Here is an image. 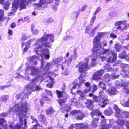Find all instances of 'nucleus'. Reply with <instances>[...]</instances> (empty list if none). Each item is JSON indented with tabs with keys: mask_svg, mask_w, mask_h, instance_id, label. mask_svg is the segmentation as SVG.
<instances>
[{
	"mask_svg": "<svg viewBox=\"0 0 129 129\" xmlns=\"http://www.w3.org/2000/svg\"><path fill=\"white\" fill-rule=\"evenodd\" d=\"M54 36L52 34H45L43 37L39 39H38L35 44L36 47L35 50L36 51L37 54H39L38 53V51H41L43 54L44 56L46 59H48L50 57L49 51L47 49H44L42 51V49H41L42 47V44L44 45L45 47H50L51 46V44L50 41L51 40L52 42H53V39Z\"/></svg>",
	"mask_w": 129,
	"mask_h": 129,
	"instance_id": "obj_1",
	"label": "nucleus"
},
{
	"mask_svg": "<svg viewBox=\"0 0 129 129\" xmlns=\"http://www.w3.org/2000/svg\"><path fill=\"white\" fill-rule=\"evenodd\" d=\"M27 103L26 102H21L16 104L14 107L9 109L10 111L16 112L19 116V120L22 124V118L20 116H25L26 113L29 110L27 106Z\"/></svg>",
	"mask_w": 129,
	"mask_h": 129,
	"instance_id": "obj_2",
	"label": "nucleus"
},
{
	"mask_svg": "<svg viewBox=\"0 0 129 129\" xmlns=\"http://www.w3.org/2000/svg\"><path fill=\"white\" fill-rule=\"evenodd\" d=\"M19 0H14L12 4V10H13L8 15L10 16L13 13L16 11L18 6L21 9H25L26 6L28 5V3L26 0H21L20 4H19Z\"/></svg>",
	"mask_w": 129,
	"mask_h": 129,
	"instance_id": "obj_3",
	"label": "nucleus"
},
{
	"mask_svg": "<svg viewBox=\"0 0 129 129\" xmlns=\"http://www.w3.org/2000/svg\"><path fill=\"white\" fill-rule=\"evenodd\" d=\"M89 96H93L94 101L98 103L99 105L102 107H104L108 102L107 98H106L105 99L102 98H99L97 96L93 95L91 93L89 94Z\"/></svg>",
	"mask_w": 129,
	"mask_h": 129,
	"instance_id": "obj_4",
	"label": "nucleus"
},
{
	"mask_svg": "<svg viewBox=\"0 0 129 129\" xmlns=\"http://www.w3.org/2000/svg\"><path fill=\"white\" fill-rule=\"evenodd\" d=\"M85 85L87 87V89H84L83 91L81 90H78L77 93L79 94L80 95V99L82 100L85 99V95L86 93L89 92L91 89V87L90 86V83L89 82H87L85 84Z\"/></svg>",
	"mask_w": 129,
	"mask_h": 129,
	"instance_id": "obj_5",
	"label": "nucleus"
},
{
	"mask_svg": "<svg viewBox=\"0 0 129 129\" xmlns=\"http://www.w3.org/2000/svg\"><path fill=\"white\" fill-rule=\"evenodd\" d=\"M116 28L121 31L126 30L127 28L126 22L125 21H116L115 24Z\"/></svg>",
	"mask_w": 129,
	"mask_h": 129,
	"instance_id": "obj_6",
	"label": "nucleus"
},
{
	"mask_svg": "<svg viewBox=\"0 0 129 129\" xmlns=\"http://www.w3.org/2000/svg\"><path fill=\"white\" fill-rule=\"evenodd\" d=\"M129 117V112H122L121 114L120 118H119L117 121V123L120 126L122 127L125 124L126 120L124 119V117Z\"/></svg>",
	"mask_w": 129,
	"mask_h": 129,
	"instance_id": "obj_7",
	"label": "nucleus"
},
{
	"mask_svg": "<svg viewBox=\"0 0 129 129\" xmlns=\"http://www.w3.org/2000/svg\"><path fill=\"white\" fill-rule=\"evenodd\" d=\"M89 60V58H86L85 59L86 62H82L79 63V67L80 72H85L88 70V63Z\"/></svg>",
	"mask_w": 129,
	"mask_h": 129,
	"instance_id": "obj_8",
	"label": "nucleus"
},
{
	"mask_svg": "<svg viewBox=\"0 0 129 129\" xmlns=\"http://www.w3.org/2000/svg\"><path fill=\"white\" fill-rule=\"evenodd\" d=\"M105 72L104 70H102L98 71L95 72L93 75L92 79L95 80H99L101 79V76Z\"/></svg>",
	"mask_w": 129,
	"mask_h": 129,
	"instance_id": "obj_9",
	"label": "nucleus"
},
{
	"mask_svg": "<svg viewBox=\"0 0 129 129\" xmlns=\"http://www.w3.org/2000/svg\"><path fill=\"white\" fill-rule=\"evenodd\" d=\"M110 50L109 49H105L103 51H101V52L100 51V49H97V48H96V49L95 50V52H96L98 53V54L99 53V55H100L99 57V58H102L103 59H105L106 58V57H104L103 56H101V55L104 54L106 53H108V55H109V54H111V52H109Z\"/></svg>",
	"mask_w": 129,
	"mask_h": 129,
	"instance_id": "obj_10",
	"label": "nucleus"
},
{
	"mask_svg": "<svg viewBox=\"0 0 129 129\" xmlns=\"http://www.w3.org/2000/svg\"><path fill=\"white\" fill-rule=\"evenodd\" d=\"M28 92L27 94H30L31 91H33L36 90H42L41 87L40 86L37 85L35 86V85L31 87H30V88H26Z\"/></svg>",
	"mask_w": 129,
	"mask_h": 129,
	"instance_id": "obj_11",
	"label": "nucleus"
},
{
	"mask_svg": "<svg viewBox=\"0 0 129 129\" xmlns=\"http://www.w3.org/2000/svg\"><path fill=\"white\" fill-rule=\"evenodd\" d=\"M6 122L5 120L3 118H0V129H2L3 126L4 127L5 129H11L13 128L12 125L10 124L9 128H8L7 127V125H6Z\"/></svg>",
	"mask_w": 129,
	"mask_h": 129,
	"instance_id": "obj_12",
	"label": "nucleus"
},
{
	"mask_svg": "<svg viewBox=\"0 0 129 129\" xmlns=\"http://www.w3.org/2000/svg\"><path fill=\"white\" fill-rule=\"evenodd\" d=\"M104 35L105 33H101L99 34L98 36L94 38L93 40V42L94 45H96L97 43H99L100 38L102 36H104Z\"/></svg>",
	"mask_w": 129,
	"mask_h": 129,
	"instance_id": "obj_13",
	"label": "nucleus"
},
{
	"mask_svg": "<svg viewBox=\"0 0 129 129\" xmlns=\"http://www.w3.org/2000/svg\"><path fill=\"white\" fill-rule=\"evenodd\" d=\"M114 109L116 112V115L118 119L120 118V117L121 116V114L122 112V111L116 105H114Z\"/></svg>",
	"mask_w": 129,
	"mask_h": 129,
	"instance_id": "obj_14",
	"label": "nucleus"
},
{
	"mask_svg": "<svg viewBox=\"0 0 129 129\" xmlns=\"http://www.w3.org/2000/svg\"><path fill=\"white\" fill-rule=\"evenodd\" d=\"M112 54L111 56H110L107 59V61L109 62H113L116 59V54L114 52H111Z\"/></svg>",
	"mask_w": 129,
	"mask_h": 129,
	"instance_id": "obj_15",
	"label": "nucleus"
},
{
	"mask_svg": "<svg viewBox=\"0 0 129 129\" xmlns=\"http://www.w3.org/2000/svg\"><path fill=\"white\" fill-rule=\"evenodd\" d=\"M41 80L40 77L39 76L37 77L32 80L30 84L26 88H30V87L33 86V84H36L39 81Z\"/></svg>",
	"mask_w": 129,
	"mask_h": 129,
	"instance_id": "obj_16",
	"label": "nucleus"
},
{
	"mask_svg": "<svg viewBox=\"0 0 129 129\" xmlns=\"http://www.w3.org/2000/svg\"><path fill=\"white\" fill-rule=\"evenodd\" d=\"M76 129H86L88 127L83 123H78L75 124Z\"/></svg>",
	"mask_w": 129,
	"mask_h": 129,
	"instance_id": "obj_17",
	"label": "nucleus"
},
{
	"mask_svg": "<svg viewBox=\"0 0 129 129\" xmlns=\"http://www.w3.org/2000/svg\"><path fill=\"white\" fill-rule=\"evenodd\" d=\"M102 122L103 123H104L101 124V126L100 127L99 129H108L110 128L111 124H106L105 120H103Z\"/></svg>",
	"mask_w": 129,
	"mask_h": 129,
	"instance_id": "obj_18",
	"label": "nucleus"
},
{
	"mask_svg": "<svg viewBox=\"0 0 129 129\" xmlns=\"http://www.w3.org/2000/svg\"><path fill=\"white\" fill-rule=\"evenodd\" d=\"M106 91L110 95H114L116 94L117 92L115 88L112 87L111 88L110 90L109 89H108Z\"/></svg>",
	"mask_w": 129,
	"mask_h": 129,
	"instance_id": "obj_19",
	"label": "nucleus"
},
{
	"mask_svg": "<svg viewBox=\"0 0 129 129\" xmlns=\"http://www.w3.org/2000/svg\"><path fill=\"white\" fill-rule=\"evenodd\" d=\"M99 120V118H95L92 121L91 123V126L94 128H96L97 126L98 122V121Z\"/></svg>",
	"mask_w": 129,
	"mask_h": 129,
	"instance_id": "obj_20",
	"label": "nucleus"
},
{
	"mask_svg": "<svg viewBox=\"0 0 129 129\" xmlns=\"http://www.w3.org/2000/svg\"><path fill=\"white\" fill-rule=\"evenodd\" d=\"M30 43L29 42H27L25 43H23L22 45V48H24V52H25L27 51L28 49L29 46L30 45Z\"/></svg>",
	"mask_w": 129,
	"mask_h": 129,
	"instance_id": "obj_21",
	"label": "nucleus"
},
{
	"mask_svg": "<svg viewBox=\"0 0 129 129\" xmlns=\"http://www.w3.org/2000/svg\"><path fill=\"white\" fill-rule=\"evenodd\" d=\"M101 114L102 113L98 110H94L91 113V116L93 118L94 115H95L96 116H98L101 115Z\"/></svg>",
	"mask_w": 129,
	"mask_h": 129,
	"instance_id": "obj_22",
	"label": "nucleus"
},
{
	"mask_svg": "<svg viewBox=\"0 0 129 129\" xmlns=\"http://www.w3.org/2000/svg\"><path fill=\"white\" fill-rule=\"evenodd\" d=\"M126 52L123 51L122 53L120 54L119 57L121 58H125V59H129V56L128 55H125Z\"/></svg>",
	"mask_w": 129,
	"mask_h": 129,
	"instance_id": "obj_23",
	"label": "nucleus"
},
{
	"mask_svg": "<svg viewBox=\"0 0 129 129\" xmlns=\"http://www.w3.org/2000/svg\"><path fill=\"white\" fill-rule=\"evenodd\" d=\"M103 44V45L104 46H106L107 45L106 42V41H103L102 43L101 44H98V43H97V44L96 45H94V46H95V48H97V49H99L102 46V44Z\"/></svg>",
	"mask_w": 129,
	"mask_h": 129,
	"instance_id": "obj_24",
	"label": "nucleus"
},
{
	"mask_svg": "<svg viewBox=\"0 0 129 129\" xmlns=\"http://www.w3.org/2000/svg\"><path fill=\"white\" fill-rule=\"evenodd\" d=\"M47 3L46 0H40L39 3L37 4V5L39 7H43V6L46 4Z\"/></svg>",
	"mask_w": 129,
	"mask_h": 129,
	"instance_id": "obj_25",
	"label": "nucleus"
},
{
	"mask_svg": "<svg viewBox=\"0 0 129 129\" xmlns=\"http://www.w3.org/2000/svg\"><path fill=\"white\" fill-rule=\"evenodd\" d=\"M96 49V48H95L93 50V52L94 53V55H96V56H93L91 58V60L92 61L94 62L96 60V59L97 58V56H98L99 55V53L98 54L97 53L95 52V50Z\"/></svg>",
	"mask_w": 129,
	"mask_h": 129,
	"instance_id": "obj_26",
	"label": "nucleus"
},
{
	"mask_svg": "<svg viewBox=\"0 0 129 129\" xmlns=\"http://www.w3.org/2000/svg\"><path fill=\"white\" fill-rule=\"evenodd\" d=\"M85 81L83 79H80L79 83V84H75V85L73 86V89H74L76 88V87L77 86L78 87H79Z\"/></svg>",
	"mask_w": 129,
	"mask_h": 129,
	"instance_id": "obj_27",
	"label": "nucleus"
},
{
	"mask_svg": "<svg viewBox=\"0 0 129 129\" xmlns=\"http://www.w3.org/2000/svg\"><path fill=\"white\" fill-rule=\"evenodd\" d=\"M31 74L33 75H35L38 72V70L34 67H31Z\"/></svg>",
	"mask_w": 129,
	"mask_h": 129,
	"instance_id": "obj_28",
	"label": "nucleus"
},
{
	"mask_svg": "<svg viewBox=\"0 0 129 129\" xmlns=\"http://www.w3.org/2000/svg\"><path fill=\"white\" fill-rule=\"evenodd\" d=\"M104 112L105 114L108 116L110 115L113 113L112 109L111 108H109L108 109L105 110Z\"/></svg>",
	"mask_w": 129,
	"mask_h": 129,
	"instance_id": "obj_29",
	"label": "nucleus"
},
{
	"mask_svg": "<svg viewBox=\"0 0 129 129\" xmlns=\"http://www.w3.org/2000/svg\"><path fill=\"white\" fill-rule=\"evenodd\" d=\"M103 79L105 82H106L109 81L110 80L109 75L108 74L105 75L103 78Z\"/></svg>",
	"mask_w": 129,
	"mask_h": 129,
	"instance_id": "obj_30",
	"label": "nucleus"
},
{
	"mask_svg": "<svg viewBox=\"0 0 129 129\" xmlns=\"http://www.w3.org/2000/svg\"><path fill=\"white\" fill-rule=\"evenodd\" d=\"M38 58V57L36 55H34L32 56L31 57H30V60L31 61H32V62L34 61V63L36 65L37 64V62L35 60Z\"/></svg>",
	"mask_w": 129,
	"mask_h": 129,
	"instance_id": "obj_31",
	"label": "nucleus"
},
{
	"mask_svg": "<svg viewBox=\"0 0 129 129\" xmlns=\"http://www.w3.org/2000/svg\"><path fill=\"white\" fill-rule=\"evenodd\" d=\"M9 96L7 95L2 96L0 100L2 102H6L8 100Z\"/></svg>",
	"mask_w": 129,
	"mask_h": 129,
	"instance_id": "obj_32",
	"label": "nucleus"
},
{
	"mask_svg": "<svg viewBox=\"0 0 129 129\" xmlns=\"http://www.w3.org/2000/svg\"><path fill=\"white\" fill-rule=\"evenodd\" d=\"M31 32L34 35H37L38 34L39 31L38 30L34 29L33 27L31 28Z\"/></svg>",
	"mask_w": 129,
	"mask_h": 129,
	"instance_id": "obj_33",
	"label": "nucleus"
},
{
	"mask_svg": "<svg viewBox=\"0 0 129 129\" xmlns=\"http://www.w3.org/2000/svg\"><path fill=\"white\" fill-rule=\"evenodd\" d=\"M63 58L62 57H59L57 59L54 60L53 62L55 64H58L59 62L62 61L63 60Z\"/></svg>",
	"mask_w": 129,
	"mask_h": 129,
	"instance_id": "obj_34",
	"label": "nucleus"
},
{
	"mask_svg": "<svg viewBox=\"0 0 129 129\" xmlns=\"http://www.w3.org/2000/svg\"><path fill=\"white\" fill-rule=\"evenodd\" d=\"M93 102L91 100H88L86 103V106L88 107L92 106Z\"/></svg>",
	"mask_w": 129,
	"mask_h": 129,
	"instance_id": "obj_35",
	"label": "nucleus"
},
{
	"mask_svg": "<svg viewBox=\"0 0 129 129\" xmlns=\"http://www.w3.org/2000/svg\"><path fill=\"white\" fill-rule=\"evenodd\" d=\"M99 86H100L103 90L106 89V87L105 84L102 82H100L99 84Z\"/></svg>",
	"mask_w": 129,
	"mask_h": 129,
	"instance_id": "obj_36",
	"label": "nucleus"
},
{
	"mask_svg": "<svg viewBox=\"0 0 129 129\" xmlns=\"http://www.w3.org/2000/svg\"><path fill=\"white\" fill-rule=\"evenodd\" d=\"M4 11L3 10H0V21H2L3 20L4 16Z\"/></svg>",
	"mask_w": 129,
	"mask_h": 129,
	"instance_id": "obj_37",
	"label": "nucleus"
},
{
	"mask_svg": "<svg viewBox=\"0 0 129 129\" xmlns=\"http://www.w3.org/2000/svg\"><path fill=\"white\" fill-rule=\"evenodd\" d=\"M121 104L124 106H129V100H128L125 102H124V101H122L121 102Z\"/></svg>",
	"mask_w": 129,
	"mask_h": 129,
	"instance_id": "obj_38",
	"label": "nucleus"
},
{
	"mask_svg": "<svg viewBox=\"0 0 129 129\" xmlns=\"http://www.w3.org/2000/svg\"><path fill=\"white\" fill-rule=\"evenodd\" d=\"M54 112L53 109L52 108L46 109V112L48 114H51Z\"/></svg>",
	"mask_w": 129,
	"mask_h": 129,
	"instance_id": "obj_39",
	"label": "nucleus"
},
{
	"mask_svg": "<svg viewBox=\"0 0 129 129\" xmlns=\"http://www.w3.org/2000/svg\"><path fill=\"white\" fill-rule=\"evenodd\" d=\"M63 93V92L60 91L58 90H57L56 91V93L58 97L59 98H61L62 96Z\"/></svg>",
	"mask_w": 129,
	"mask_h": 129,
	"instance_id": "obj_40",
	"label": "nucleus"
},
{
	"mask_svg": "<svg viewBox=\"0 0 129 129\" xmlns=\"http://www.w3.org/2000/svg\"><path fill=\"white\" fill-rule=\"evenodd\" d=\"M72 58H70L68 60H66L65 62L64 63L65 64L66 66H69L72 61ZM64 66H65V65H64Z\"/></svg>",
	"mask_w": 129,
	"mask_h": 129,
	"instance_id": "obj_41",
	"label": "nucleus"
},
{
	"mask_svg": "<svg viewBox=\"0 0 129 129\" xmlns=\"http://www.w3.org/2000/svg\"><path fill=\"white\" fill-rule=\"evenodd\" d=\"M77 115V118L78 119L80 120H81L83 119V114L80 111V113H79V114H78Z\"/></svg>",
	"mask_w": 129,
	"mask_h": 129,
	"instance_id": "obj_42",
	"label": "nucleus"
},
{
	"mask_svg": "<svg viewBox=\"0 0 129 129\" xmlns=\"http://www.w3.org/2000/svg\"><path fill=\"white\" fill-rule=\"evenodd\" d=\"M72 104L75 106H77L78 104V103L77 102V100L73 98L72 100Z\"/></svg>",
	"mask_w": 129,
	"mask_h": 129,
	"instance_id": "obj_43",
	"label": "nucleus"
},
{
	"mask_svg": "<svg viewBox=\"0 0 129 129\" xmlns=\"http://www.w3.org/2000/svg\"><path fill=\"white\" fill-rule=\"evenodd\" d=\"M52 64L51 63H48L45 66V67L44 69L46 70H48L49 69V68L50 67H52Z\"/></svg>",
	"mask_w": 129,
	"mask_h": 129,
	"instance_id": "obj_44",
	"label": "nucleus"
},
{
	"mask_svg": "<svg viewBox=\"0 0 129 129\" xmlns=\"http://www.w3.org/2000/svg\"><path fill=\"white\" fill-rule=\"evenodd\" d=\"M49 78L51 81L50 83L47 84V87H49L51 88L53 86V82L52 81V80L53 79L51 77H49Z\"/></svg>",
	"mask_w": 129,
	"mask_h": 129,
	"instance_id": "obj_45",
	"label": "nucleus"
},
{
	"mask_svg": "<svg viewBox=\"0 0 129 129\" xmlns=\"http://www.w3.org/2000/svg\"><path fill=\"white\" fill-rule=\"evenodd\" d=\"M97 27H96L95 28L92 29L91 30V31H90V32H89V36L90 37H93L94 36V31L97 28Z\"/></svg>",
	"mask_w": 129,
	"mask_h": 129,
	"instance_id": "obj_46",
	"label": "nucleus"
},
{
	"mask_svg": "<svg viewBox=\"0 0 129 129\" xmlns=\"http://www.w3.org/2000/svg\"><path fill=\"white\" fill-rule=\"evenodd\" d=\"M122 47L121 45L118 44H116L115 48L116 50L118 52L121 49Z\"/></svg>",
	"mask_w": 129,
	"mask_h": 129,
	"instance_id": "obj_47",
	"label": "nucleus"
},
{
	"mask_svg": "<svg viewBox=\"0 0 129 129\" xmlns=\"http://www.w3.org/2000/svg\"><path fill=\"white\" fill-rule=\"evenodd\" d=\"M80 111H79L74 110L71 112V114L72 115H77L80 113Z\"/></svg>",
	"mask_w": 129,
	"mask_h": 129,
	"instance_id": "obj_48",
	"label": "nucleus"
},
{
	"mask_svg": "<svg viewBox=\"0 0 129 129\" xmlns=\"http://www.w3.org/2000/svg\"><path fill=\"white\" fill-rule=\"evenodd\" d=\"M10 5V3L8 2H6L4 6V9L6 10H7L9 8V6Z\"/></svg>",
	"mask_w": 129,
	"mask_h": 129,
	"instance_id": "obj_49",
	"label": "nucleus"
},
{
	"mask_svg": "<svg viewBox=\"0 0 129 129\" xmlns=\"http://www.w3.org/2000/svg\"><path fill=\"white\" fill-rule=\"evenodd\" d=\"M66 99L63 100H59L58 103L59 104L61 105L62 106V104H64L66 101Z\"/></svg>",
	"mask_w": 129,
	"mask_h": 129,
	"instance_id": "obj_50",
	"label": "nucleus"
},
{
	"mask_svg": "<svg viewBox=\"0 0 129 129\" xmlns=\"http://www.w3.org/2000/svg\"><path fill=\"white\" fill-rule=\"evenodd\" d=\"M96 17L95 16H93L91 19L90 21V24L92 25L94 22V20L96 19Z\"/></svg>",
	"mask_w": 129,
	"mask_h": 129,
	"instance_id": "obj_51",
	"label": "nucleus"
},
{
	"mask_svg": "<svg viewBox=\"0 0 129 129\" xmlns=\"http://www.w3.org/2000/svg\"><path fill=\"white\" fill-rule=\"evenodd\" d=\"M101 9L100 7H98L96 9L95 12L93 14L94 15L96 14L97 13H98L100 11H101Z\"/></svg>",
	"mask_w": 129,
	"mask_h": 129,
	"instance_id": "obj_52",
	"label": "nucleus"
},
{
	"mask_svg": "<svg viewBox=\"0 0 129 129\" xmlns=\"http://www.w3.org/2000/svg\"><path fill=\"white\" fill-rule=\"evenodd\" d=\"M97 86L95 85H93V89L92 90V92L95 91L97 89Z\"/></svg>",
	"mask_w": 129,
	"mask_h": 129,
	"instance_id": "obj_53",
	"label": "nucleus"
},
{
	"mask_svg": "<svg viewBox=\"0 0 129 129\" xmlns=\"http://www.w3.org/2000/svg\"><path fill=\"white\" fill-rule=\"evenodd\" d=\"M110 36L111 38H116L117 37V36L116 35L113 33H112L110 34Z\"/></svg>",
	"mask_w": 129,
	"mask_h": 129,
	"instance_id": "obj_54",
	"label": "nucleus"
},
{
	"mask_svg": "<svg viewBox=\"0 0 129 129\" xmlns=\"http://www.w3.org/2000/svg\"><path fill=\"white\" fill-rule=\"evenodd\" d=\"M90 28L88 27H87L86 28L85 33H88L89 34V32H90Z\"/></svg>",
	"mask_w": 129,
	"mask_h": 129,
	"instance_id": "obj_55",
	"label": "nucleus"
},
{
	"mask_svg": "<svg viewBox=\"0 0 129 129\" xmlns=\"http://www.w3.org/2000/svg\"><path fill=\"white\" fill-rule=\"evenodd\" d=\"M105 68L109 71H110L111 70V68L110 66L108 65L107 66L105 67Z\"/></svg>",
	"mask_w": 129,
	"mask_h": 129,
	"instance_id": "obj_56",
	"label": "nucleus"
},
{
	"mask_svg": "<svg viewBox=\"0 0 129 129\" xmlns=\"http://www.w3.org/2000/svg\"><path fill=\"white\" fill-rule=\"evenodd\" d=\"M10 86V85H6L5 86H0V88L1 89H3L4 88H7V87H8Z\"/></svg>",
	"mask_w": 129,
	"mask_h": 129,
	"instance_id": "obj_57",
	"label": "nucleus"
},
{
	"mask_svg": "<svg viewBox=\"0 0 129 129\" xmlns=\"http://www.w3.org/2000/svg\"><path fill=\"white\" fill-rule=\"evenodd\" d=\"M87 6L86 5H84L82 8L81 11V12L83 11H84L86 8L87 7Z\"/></svg>",
	"mask_w": 129,
	"mask_h": 129,
	"instance_id": "obj_58",
	"label": "nucleus"
},
{
	"mask_svg": "<svg viewBox=\"0 0 129 129\" xmlns=\"http://www.w3.org/2000/svg\"><path fill=\"white\" fill-rule=\"evenodd\" d=\"M48 95L52 96V94L51 91L50 90H47L46 91Z\"/></svg>",
	"mask_w": 129,
	"mask_h": 129,
	"instance_id": "obj_59",
	"label": "nucleus"
},
{
	"mask_svg": "<svg viewBox=\"0 0 129 129\" xmlns=\"http://www.w3.org/2000/svg\"><path fill=\"white\" fill-rule=\"evenodd\" d=\"M126 122L125 123H126V125L127 126V129H129V122L127 121H125Z\"/></svg>",
	"mask_w": 129,
	"mask_h": 129,
	"instance_id": "obj_60",
	"label": "nucleus"
},
{
	"mask_svg": "<svg viewBox=\"0 0 129 129\" xmlns=\"http://www.w3.org/2000/svg\"><path fill=\"white\" fill-rule=\"evenodd\" d=\"M44 63V61L43 60V59H42L41 60V68L42 69L43 68Z\"/></svg>",
	"mask_w": 129,
	"mask_h": 129,
	"instance_id": "obj_61",
	"label": "nucleus"
},
{
	"mask_svg": "<svg viewBox=\"0 0 129 129\" xmlns=\"http://www.w3.org/2000/svg\"><path fill=\"white\" fill-rule=\"evenodd\" d=\"M104 92L102 90H101L99 92V95L100 97H102V95L103 94Z\"/></svg>",
	"mask_w": 129,
	"mask_h": 129,
	"instance_id": "obj_62",
	"label": "nucleus"
},
{
	"mask_svg": "<svg viewBox=\"0 0 129 129\" xmlns=\"http://www.w3.org/2000/svg\"><path fill=\"white\" fill-rule=\"evenodd\" d=\"M11 26L12 28H13L16 26V24L14 23L13 22L11 24Z\"/></svg>",
	"mask_w": 129,
	"mask_h": 129,
	"instance_id": "obj_63",
	"label": "nucleus"
},
{
	"mask_svg": "<svg viewBox=\"0 0 129 129\" xmlns=\"http://www.w3.org/2000/svg\"><path fill=\"white\" fill-rule=\"evenodd\" d=\"M112 127L113 128V129H119L118 127L115 125L113 126H112Z\"/></svg>",
	"mask_w": 129,
	"mask_h": 129,
	"instance_id": "obj_64",
	"label": "nucleus"
}]
</instances>
